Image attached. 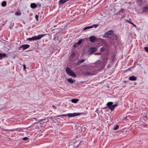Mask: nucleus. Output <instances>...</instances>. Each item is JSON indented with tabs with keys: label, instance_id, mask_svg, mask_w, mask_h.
Returning <instances> with one entry per match:
<instances>
[{
	"label": "nucleus",
	"instance_id": "f257e3e1",
	"mask_svg": "<svg viewBox=\"0 0 148 148\" xmlns=\"http://www.w3.org/2000/svg\"><path fill=\"white\" fill-rule=\"evenodd\" d=\"M66 73L71 76L73 77H75L76 76L75 74L69 67L66 68Z\"/></svg>",
	"mask_w": 148,
	"mask_h": 148
},
{
	"label": "nucleus",
	"instance_id": "f03ea898",
	"mask_svg": "<svg viewBox=\"0 0 148 148\" xmlns=\"http://www.w3.org/2000/svg\"><path fill=\"white\" fill-rule=\"evenodd\" d=\"M66 73L71 76L73 77H75L76 76L75 74L69 67L66 68Z\"/></svg>",
	"mask_w": 148,
	"mask_h": 148
},
{
	"label": "nucleus",
	"instance_id": "7ed1b4c3",
	"mask_svg": "<svg viewBox=\"0 0 148 148\" xmlns=\"http://www.w3.org/2000/svg\"><path fill=\"white\" fill-rule=\"evenodd\" d=\"M44 36V35L43 34H40L36 36H34L32 38H28L27 40L29 41L39 40L42 37Z\"/></svg>",
	"mask_w": 148,
	"mask_h": 148
},
{
	"label": "nucleus",
	"instance_id": "20e7f679",
	"mask_svg": "<svg viewBox=\"0 0 148 148\" xmlns=\"http://www.w3.org/2000/svg\"><path fill=\"white\" fill-rule=\"evenodd\" d=\"M81 114V113H68L67 114L68 116L70 117H74L76 116H78Z\"/></svg>",
	"mask_w": 148,
	"mask_h": 148
},
{
	"label": "nucleus",
	"instance_id": "39448f33",
	"mask_svg": "<svg viewBox=\"0 0 148 148\" xmlns=\"http://www.w3.org/2000/svg\"><path fill=\"white\" fill-rule=\"evenodd\" d=\"M82 74L84 75L88 76V75H93V73L90 72H84L82 73Z\"/></svg>",
	"mask_w": 148,
	"mask_h": 148
},
{
	"label": "nucleus",
	"instance_id": "423d86ee",
	"mask_svg": "<svg viewBox=\"0 0 148 148\" xmlns=\"http://www.w3.org/2000/svg\"><path fill=\"white\" fill-rule=\"evenodd\" d=\"M89 38L90 41L92 42H94L97 39L96 37L93 36H91Z\"/></svg>",
	"mask_w": 148,
	"mask_h": 148
},
{
	"label": "nucleus",
	"instance_id": "0eeeda50",
	"mask_svg": "<svg viewBox=\"0 0 148 148\" xmlns=\"http://www.w3.org/2000/svg\"><path fill=\"white\" fill-rule=\"evenodd\" d=\"M29 47V45L27 44L21 46L20 47L21 48H23V49H25L28 48Z\"/></svg>",
	"mask_w": 148,
	"mask_h": 148
},
{
	"label": "nucleus",
	"instance_id": "6e6552de",
	"mask_svg": "<svg viewBox=\"0 0 148 148\" xmlns=\"http://www.w3.org/2000/svg\"><path fill=\"white\" fill-rule=\"evenodd\" d=\"M113 40H116L117 39V36L114 33L110 38Z\"/></svg>",
	"mask_w": 148,
	"mask_h": 148
},
{
	"label": "nucleus",
	"instance_id": "1a4fd4ad",
	"mask_svg": "<svg viewBox=\"0 0 148 148\" xmlns=\"http://www.w3.org/2000/svg\"><path fill=\"white\" fill-rule=\"evenodd\" d=\"M118 106V104H115L112 105L109 108V109H110L112 111L115 108Z\"/></svg>",
	"mask_w": 148,
	"mask_h": 148
},
{
	"label": "nucleus",
	"instance_id": "9d476101",
	"mask_svg": "<svg viewBox=\"0 0 148 148\" xmlns=\"http://www.w3.org/2000/svg\"><path fill=\"white\" fill-rule=\"evenodd\" d=\"M137 79L136 77L132 76L129 77V79L131 81H135Z\"/></svg>",
	"mask_w": 148,
	"mask_h": 148
},
{
	"label": "nucleus",
	"instance_id": "9b49d317",
	"mask_svg": "<svg viewBox=\"0 0 148 148\" xmlns=\"http://www.w3.org/2000/svg\"><path fill=\"white\" fill-rule=\"evenodd\" d=\"M49 121V119H48V118L45 119H40L38 120L39 122H40L41 121H43V122L44 123L48 122Z\"/></svg>",
	"mask_w": 148,
	"mask_h": 148
},
{
	"label": "nucleus",
	"instance_id": "f8f14e48",
	"mask_svg": "<svg viewBox=\"0 0 148 148\" xmlns=\"http://www.w3.org/2000/svg\"><path fill=\"white\" fill-rule=\"evenodd\" d=\"M90 51L92 53L97 51V49L95 47H91L90 49Z\"/></svg>",
	"mask_w": 148,
	"mask_h": 148
},
{
	"label": "nucleus",
	"instance_id": "ddd939ff",
	"mask_svg": "<svg viewBox=\"0 0 148 148\" xmlns=\"http://www.w3.org/2000/svg\"><path fill=\"white\" fill-rule=\"evenodd\" d=\"M69 0H60L59 3L60 4H62Z\"/></svg>",
	"mask_w": 148,
	"mask_h": 148
},
{
	"label": "nucleus",
	"instance_id": "4468645a",
	"mask_svg": "<svg viewBox=\"0 0 148 148\" xmlns=\"http://www.w3.org/2000/svg\"><path fill=\"white\" fill-rule=\"evenodd\" d=\"M6 55L5 53L1 54L0 53V60L2 59L3 58H5Z\"/></svg>",
	"mask_w": 148,
	"mask_h": 148
},
{
	"label": "nucleus",
	"instance_id": "2eb2a0df",
	"mask_svg": "<svg viewBox=\"0 0 148 148\" xmlns=\"http://www.w3.org/2000/svg\"><path fill=\"white\" fill-rule=\"evenodd\" d=\"M108 34L109 36V37L110 38L111 36H112L114 32L112 30H110L108 31Z\"/></svg>",
	"mask_w": 148,
	"mask_h": 148
},
{
	"label": "nucleus",
	"instance_id": "dca6fc26",
	"mask_svg": "<svg viewBox=\"0 0 148 148\" xmlns=\"http://www.w3.org/2000/svg\"><path fill=\"white\" fill-rule=\"evenodd\" d=\"M85 60V59H82L79 60L77 62V65H80L81 63L83 62Z\"/></svg>",
	"mask_w": 148,
	"mask_h": 148
},
{
	"label": "nucleus",
	"instance_id": "f3484780",
	"mask_svg": "<svg viewBox=\"0 0 148 148\" xmlns=\"http://www.w3.org/2000/svg\"><path fill=\"white\" fill-rule=\"evenodd\" d=\"M67 81L69 83L72 84L74 82H75V80L72 79L71 78L69 79H67Z\"/></svg>",
	"mask_w": 148,
	"mask_h": 148
},
{
	"label": "nucleus",
	"instance_id": "a211bd4d",
	"mask_svg": "<svg viewBox=\"0 0 148 148\" xmlns=\"http://www.w3.org/2000/svg\"><path fill=\"white\" fill-rule=\"evenodd\" d=\"M30 7L32 8H34L37 7V5L35 3H32L30 5Z\"/></svg>",
	"mask_w": 148,
	"mask_h": 148
},
{
	"label": "nucleus",
	"instance_id": "6ab92c4d",
	"mask_svg": "<svg viewBox=\"0 0 148 148\" xmlns=\"http://www.w3.org/2000/svg\"><path fill=\"white\" fill-rule=\"evenodd\" d=\"M79 101L78 99H71V101L73 103H76Z\"/></svg>",
	"mask_w": 148,
	"mask_h": 148
},
{
	"label": "nucleus",
	"instance_id": "aec40b11",
	"mask_svg": "<svg viewBox=\"0 0 148 148\" xmlns=\"http://www.w3.org/2000/svg\"><path fill=\"white\" fill-rule=\"evenodd\" d=\"M148 10V7L147 6L144 7L143 10V12H147Z\"/></svg>",
	"mask_w": 148,
	"mask_h": 148
},
{
	"label": "nucleus",
	"instance_id": "412c9836",
	"mask_svg": "<svg viewBox=\"0 0 148 148\" xmlns=\"http://www.w3.org/2000/svg\"><path fill=\"white\" fill-rule=\"evenodd\" d=\"M113 103L112 102H109L107 103L106 104V105L110 107L112 106V105L113 104Z\"/></svg>",
	"mask_w": 148,
	"mask_h": 148
},
{
	"label": "nucleus",
	"instance_id": "4be33fe9",
	"mask_svg": "<svg viewBox=\"0 0 148 148\" xmlns=\"http://www.w3.org/2000/svg\"><path fill=\"white\" fill-rule=\"evenodd\" d=\"M93 27L92 26H88V27H84V29L83 30V31L87 30V29H88L91 28H92Z\"/></svg>",
	"mask_w": 148,
	"mask_h": 148
},
{
	"label": "nucleus",
	"instance_id": "5701e85b",
	"mask_svg": "<svg viewBox=\"0 0 148 148\" xmlns=\"http://www.w3.org/2000/svg\"><path fill=\"white\" fill-rule=\"evenodd\" d=\"M61 116H68V115H67V114H63L62 115H58L57 116H56L55 117V118H56L57 117H60Z\"/></svg>",
	"mask_w": 148,
	"mask_h": 148
},
{
	"label": "nucleus",
	"instance_id": "b1692460",
	"mask_svg": "<svg viewBox=\"0 0 148 148\" xmlns=\"http://www.w3.org/2000/svg\"><path fill=\"white\" fill-rule=\"evenodd\" d=\"M21 14V13L20 11L16 12L15 13V14L17 16H20Z\"/></svg>",
	"mask_w": 148,
	"mask_h": 148
},
{
	"label": "nucleus",
	"instance_id": "393cba45",
	"mask_svg": "<svg viewBox=\"0 0 148 148\" xmlns=\"http://www.w3.org/2000/svg\"><path fill=\"white\" fill-rule=\"evenodd\" d=\"M6 5V2L5 1H3L1 3V6L3 7H5Z\"/></svg>",
	"mask_w": 148,
	"mask_h": 148
},
{
	"label": "nucleus",
	"instance_id": "a878e982",
	"mask_svg": "<svg viewBox=\"0 0 148 148\" xmlns=\"http://www.w3.org/2000/svg\"><path fill=\"white\" fill-rule=\"evenodd\" d=\"M103 37H109L108 34V32L104 34L103 35Z\"/></svg>",
	"mask_w": 148,
	"mask_h": 148
},
{
	"label": "nucleus",
	"instance_id": "bb28decb",
	"mask_svg": "<svg viewBox=\"0 0 148 148\" xmlns=\"http://www.w3.org/2000/svg\"><path fill=\"white\" fill-rule=\"evenodd\" d=\"M110 11L111 12H112L113 13H114L115 12L116 9L114 8H112L110 9Z\"/></svg>",
	"mask_w": 148,
	"mask_h": 148
},
{
	"label": "nucleus",
	"instance_id": "cd10ccee",
	"mask_svg": "<svg viewBox=\"0 0 148 148\" xmlns=\"http://www.w3.org/2000/svg\"><path fill=\"white\" fill-rule=\"evenodd\" d=\"M82 42V39H80L79 40L78 42L77 43V45H79L81 44Z\"/></svg>",
	"mask_w": 148,
	"mask_h": 148
},
{
	"label": "nucleus",
	"instance_id": "c85d7f7f",
	"mask_svg": "<svg viewBox=\"0 0 148 148\" xmlns=\"http://www.w3.org/2000/svg\"><path fill=\"white\" fill-rule=\"evenodd\" d=\"M119 127V126L118 125H116L113 128V129L114 130H117Z\"/></svg>",
	"mask_w": 148,
	"mask_h": 148
},
{
	"label": "nucleus",
	"instance_id": "c756f323",
	"mask_svg": "<svg viewBox=\"0 0 148 148\" xmlns=\"http://www.w3.org/2000/svg\"><path fill=\"white\" fill-rule=\"evenodd\" d=\"M102 63V62L101 60H99L96 63L97 64H101Z\"/></svg>",
	"mask_w": 148,
	"mask_h": 148
},
{
	"label": "nucleus",
	"instance_id": "7c9ffc66",
	"mask_svg": "<svg viewBox=\"0 0 148 148\" xmlns=\"http://www.w3.org/2000/svg\"><path fill=\"white\" fill-rule=\"evenodd\" d=\"M100 51L101 52H103L105 50V49L104 48L102 47L100 49Z\"/></svg>",
	"mask_w": 148,
	"mask_h": 148
},
{
	"label": "nucleus",
	"instance_id": "2f4dec72",
	"mask_svg": "<svg viewBox=\"0 0 148 148\" xmlns=\"http://www.w3.org/2000/svg\"><path fill=\"white\" fill-rule=\"evenodd\" d=\"M126 21H127V22H128L129 23H130V24H132L133 25H134V24L133 23L130 22V21H128V20H126Z\"/></svg>",
	"mask_w": 148,
	"mask_h": 148
},
{
	"label": "nucleus",
	"instance_id": "473e14b6",
	"mask_svg": "<svg viewBox=\"0 0 148 148\" xmlns=\"http://www.w3.org/2000/svg\"><path fill=\"white\" fill-rule=\"evenodd\" d=\"M144 49L147 52H148V47H145Z\"/></svg>",
	"mask_w": 148,
	"mask_h": 148
},
{
	"label": "nucleus",
	"instance_id": "72a5a7b5",
	"mask_svg": "<svg viewBox=\"0 0 148 148\" xmlns=\"http://www.w3.org/2000/svg\"><path fill=\"white\" fill-rule=\"evenodd\" d=\"M36 19L37 20V21H38V16L36 14L35 16Z\"/></svg>",
	"mask_w": 148,
	"mask_h": 148
},
{
	"label": "nucleus",
	"instance_id": "f704fd0d",
	"mask_svg": "<svg viewBox=\"0 0 148 148\" xmlns=\"http://www.w3.org/2000/svg\"><path fill=\"white\" fill-rule=\"evenodd\" d=\"M98 25H93L92 26L93 27H94L95 28H96L97 27V26H98Z\"/></svg>",
	"mask_w": 148,
	"mask_h": 148
},
{
	"label": "nucleus",
	"instance_id": "c9c22d12",
	"mask_svg": "<svg viewBox=\"0 0 148 148\" xmlns=\"http://www.w3.org/2000/svg\"><path fill=\"white\" fill-rule=\"evenodd\" d=\"M28 139V138L27 137H25L23 138V140H25L27 139Z\"/></svg>",
	"mask_w": 148,
	"mask_h": 148
},
{
	"label": "nucleus",
	"instance_id": "e433bc0d",
	"mask_svg": "<svg viewBox=\"0 0 148 148\" xmlns=\"http://www.w3.org/2000/svg\"><path fill=\"white\" fill-rule=\"evenodd\" d=\"M23 67L24 69L25 70L26 68V67L25 65V64H23Z\"/></svg>",
	"mask_w": 148,
	"mask_h": 148
},
{
	"label": "nucleus",
	"instance_id": "4c0bfd02",
	"mask_svg": "<svg viewBox=\"0 0 148 148\" xmlns=\"http://www.w3.org/2000/svg\"><path fill=\"white\" fill-rule=\"evenodd\" d=\"M52 107L54 109H56V108H57L54 105L52 106Z\"/></svg>",
	"mask_w": 148,
	"mask_h": 148
},
{
	"label": "nucleus",
	"instance_id": "58836bf2",
	"mask_svg": "<svg viewBox=\"0 0 148 148\" xmlns=\"http://www.w3.org/2000/svg\"><path fill=\"white\" fill-rule=\"evenodd\" d=\"M127 117V116H126L125 117H124L123 119H122V120H125V119H126V118Z\"/></svg>",
	"mask_w": 148,
	"mask_h": 148
},
{
	"label": "nucleus",
	"instance_id": "ea45409f",
	"mask_svg": "<svg viewBox=\"0 0 148 148\" xmlns=\"http://www.w3.org/2000/svg\"><path fill=\"white\" fill-rule=\"evenodd\" d=\"M124 9L122 8L121 10L119 11V12H122L124 10Z\"/></svg>",
	"mask_w": 148,
	"mask_h": 148
},
{
	"label": "nucleus",
	"instance_id": "a19ab883",
	"mask_svg": "<svg viewBox=\"0 0 148 148\" xmlns=\"http://www.w3.org/2000/svg\"><path fill=\"white\" fill-rule=\"evenodd\" d=\"M77 46V44H74L73 45V47H75Z\"/></svg>",
	"mask_w": 148,
	"mask_h": 148
},
{
	"label": "nucleus",
	"instance_id": "79ce46f5",
	"mask_svg": "<svg viewBox=\"0 0 148 148\" xmlns=\"http://www.w3.org/2000/svg\"><path fill=\"white\" fill-rule=\"evenodd\" d=\"M133 25L135 27H136V25H135L134 24V25Z\"/></svg>",
	"mask_w": 148,
	"mask_h": 148
},
{
	"label": "nucleus",
	"instance_id": "37998d69",
	"mask_svg": "<svg viewBox=\"0 0 148 148\" xmlns=\"http://www.w3.org/2000/svg\"><path fill=\"white\" fill-rule=\"evenodd\" d=\"M79 144H80V143H79V144H78V145H77V147H75V148H77V147L79 145Z\"/></svg>",
	"mask_w": 148,
	"mask_h": 148
},
{
	"label": "nucleus",
	"instance_id": "c03bdc74",
	"mask_svg": "<svg viewBox=\"0 0 148 148\" xmlns=\"http://www.w3.org/2000/svg\"><path fill=\"white\" fill-rule=\"evenodd\" d=\"M78 129H81V127H78Z\"/></svg>",
	"mask_w": 148,
	"mask_h": 148
},
{
	"label": "nucleus",
	"instance_id": "a18cd8bd",
	"mask_svg": "<svg viewBox=\"0 0 148 148\" xmlns=\"http://www.w3.org/2000/svg\"><path fill=\"white\" fill-rule=\"evenodd\" d=\"M33 119H35V120H36V119L35 118H33Z\"/></svg>",
	"mask_w": 148,
	"mask_h": 148
},
{
	"label": "nucleus",
	"instance_id": "49530a36",
	"mask_svg": "<svg viewBox=\"0 0 148 148\" xmlns=\"http://www.w3.org/2000/svg\"><path fill=\"white\" fill-rule=\"evenodd\" d=\"M106 108V107H105L104 108Z\"/></svg>",
	"mask_w": 148,
	"mask_h": 148
},
{
	"label": "nucleus",
	"instance_id": "de8ad7c7",
	"mask_svg": "<svg viewBox=\"0 0 148 148\" xmlns=\"http://www.w3.org/2000/svg\"><path fill=\"white\" fill-rule=\"evenodd\" d=\"M76 143H74V144H76Z\"/></svg>",
	"mask_w": 148,
	"mask_h": 148
},
{
	"label": "nucleus",
	"instance_id": "09e8293b",
	"mask_svg": "<svg viewBox=\"0 0 148 148\" xmlns=\"http://www.w3.org/2000/svg\"><path fill=\"white\" fill-rule=\"evenodd\" d=\"M34 123V124H35V123Z\"/></svg>",
	"mask_w": 148,
	"mask_h": 148
},
{
	"label": "nucleus",
	"instance_id": "8fccbe9b",
	"mask_svg": "<svg viewBox=\"0 0 148 148\" xmlns=\"http://www.w3.org/2000/svg\"><path fill=\"white\" fill-rule=\"evenodd\" d=\"M1 30V29H0V30Z\"/></svg>",
	"mask_w": 148,
	"mask_h": 148
}]
</instances>
